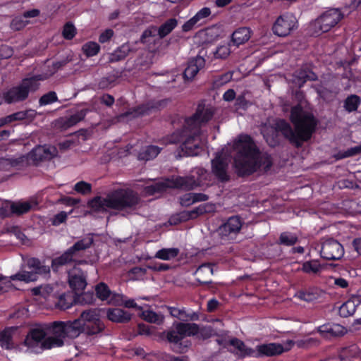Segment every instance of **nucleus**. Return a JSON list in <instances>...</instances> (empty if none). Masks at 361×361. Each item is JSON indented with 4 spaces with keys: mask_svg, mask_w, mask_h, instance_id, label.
<instances>
[{
    "mask_svg": "<svg viewBox=\"0 0 361 361\" xmlns=\"http://www.w3.org/2000/svg\"><path fill=\"white\" fill-rule=\"evenodd\" d=\"M290 120L294 129L284 120L277 121L274 126L265 123L261 126V133L269 146L275 147L279 144L280 132L290 144L300 148L305 142L310 140L318 124L313 114L300 105L292 108Z\"/></svg>",
    "mask_w": 361,
    "mask_h": 361,
    "instance_id": "nucleus-1",
    "label": "nucleus"
},
{
    "mask_svg": "<svg viewBox=\"0 0 361 361\" xmlns=\"http://www.w3.org/2000/svg\"><path fill=\"white\" fill-rule=\"evenodd\" d=\"M234 157V167L238 176H248L258 170L267 171L272 160L267 153L261 152L250 136L240 137Z\"/></svg>",
    "mask_w": 361,
    "mask_h": 361,
    "instance_id": "nucleus-2",
    "label": "nucleus"
},
{
    "mask_svg": "<svg viewBox=\"0 0 361 361\" xmlns=\"http://www.w3.org/2000/svg\"><path fill=\"white\" fill-rule=\"evenodd\" d=\"M138 194L130 189H116L105 197L97 196L88 202V206L95 212L134 211L140 202Z\"/></svg>",
    "mask_w": 361,
    "mask_h": 361,
    "instance_id": "nucleus-3",
    "label": "nucleus"
},
{
    "mask_svg": "<svg viewBox=\"0 0 361 361\" xmlns=\"http://www.w3.org/2000/svg\"><path fill=\"white\" fill-rule=\"evenodd\" d=\"M44 80L42 75L27 77L21 82L4 93V99L7 104L18 103L26 100L30 93L36 92L40 86V81Z\"/></svg>",
    "mask_w": 361,
    "mask_h": 361,
    "instance_id": "nucleus-4",
    "label": "nucleus"
},
{
    "mask_svg": "<svg viewBox=\"0 0 361 361\" xmlns=\"http://www.w3.org/2000/svg\"><path fill=\"white\" fill-rule=\"evenodd\" d=\"M183 140L180 145V152L178 156L181 157L186 156H197L204 147V140L202 137V130H198L194 126H187V123L183 125Z\"/></svg>",
    "mask_w": 361,
    "mask_h": 361,
    "instance_id": "nucleus-5",
    "label": "nucleus"
},
{
    "mask_svg": "<svg viewBox=\"0 0 361 361\" xmlns=\"http://www.w3.org/2000/svg\"><path fill=\"white\" fill-rule=\"evenodd\" d=\"M93 238L88 236L77 241L72 247L67 250L62 255L54 259L51 262V267L54 271H57L61 266L66 265L75 261L80 256V252L91 247L93 243Z\"/></svg>",
    "mask_w": 361,
    "mask_h": 361,
    "instance_id": "nucleus-6",
    "label": "nucleus"
},
{
    "mask_svg": "<svg viewBox=\"0 0 361 361\" xmlns=\"http://www.w3.org/2000/svg\"><path fill=\"white\" fill-rule=\"evenodd\" d=\"M197 324L195 323L179 322L174 324L167 331L157 334L161 339L166 338L174 345L180 344V341L186 336H195L197 332Z\"/></svg>",
    "mask_w": 361,
    "mask_h": 361,
    "instance_id": "nucleus-7",
    "label": "nucleus"
},
{
    "mask_svg": "<svg viewBox=\"0 0 361 361\" xmlns=\"http://www.w3.org/2000/svg\"><path fill=\"white\" fill-rule=\"evenodd\" d=\"M215 109L210 105H205L203 102L198 104L195 113L185 118L187 126H194L201 130V128L207 123L214 116Z\"/></svg>",
    "mask_w": 361,
    "mask_h": 361,
    "instance_id": "nucleus-8",
    "label": "nucleus"
},
{
    "mask_svg": "<svg viewBox=\"0 0 361 361\" xmlns=\"http://www.w3.org/2000/svg\"><path fill=\"white\" fill-rule=\"evenodd\" d=\"M241 228L240 219L237 216H231L217 228L216 233L221 243H231L236 238Z\"/></svg>",
    "mask_w": 361,
    "mask_h": 361,
    "instance_id": "nucleus-9",
    "label": "nucleus"
},
{
    "mask_svg": "<svg viewBox=\"0 0 361 361\" xmlns=\"http://www.w3.org/2000/svg\"><path fill=\"white\" fill-rule=\"evenodd\" d=\"M53 336L47 337L42 343L43 349L61 347L64 344L63 338L67 337L65 322H54L51 324Z\"/></svg>",
    "mask_w": 361,
    "mask_h": 361,
    "instance_id": "nucleus-10",
    "label": "nucleus"
},
{
    "mask_svg": "<svg viewBox=\"0 0 361 361\" xmlns=\"http://www.w3.org/2000/svg\"><path fill=\"white\" fill-rule=\"evenodd\" d=\"M58 150L54 146L39 145L27 154V159L34 165L49 161L57 155Z\"/></svg>",
    "mask_w": 361,
    "mask_h": 361,
    "instance_id": "nucleus-11",
    "label": "nucleus"
},
{
    "mask_svg": "<svg viewBox=\"0 0 361 361\" xmlns=\"http://www.w3.org/2000/svg\"><path fill=\"white\" fill-rule=\"evenodd\" d=\"M297 27L295 18L290 15L280 16L272 27L274 34L279 37H286Z\"/></svg>",
    "mask_w": 361,
    "mask_h": 361,
    "instance_id": "nucleus-12",
    "label": "nucleus"
},
{
    "mask_svg": "<svg viewBox=\"0 0 361 361\" xmlns=\"http://www.w3.org/2000/svg\"><path fill=\"white\" fill-rule=\"evenodd\" d=\"M343 17V13L337 8H331L324 12L316 21L322 32H326L334 27Z\"/></svg>",
    "mask_w": 361,
    "mask_h": 361,
    "instance_id": "nucleus-13",
    "label": "nucleus"
},
{
    "mask_svg": "<svg viewBox=\"0 0 361 361\" xmlns=\"http://www.w3.org/2000/svg\"><path fill=\"white\" fill-rule=\"evenodd\" d=\"M320 253L324 259L338 260L343 257L344 249L338 241L333 238H329L322 243Z\"/></svg>",
    "mask_w": 361,
    "mask_h": 361,
    "instance_id": "nucleus-14",
    "label": "nucleus"
},
{
    "mask_svg": "<svg viewBox=\"0 0 361 361\" xmlns=\"http://www.w3.org/2000/svg\"><path fill=\"white\" fill-rule=\"evenodd\" d=\"M294 342L288 340L286 343H274L262 344L257 346V354L256 356H276L281 355L283 352L288 351L293 345Z\"/></svg>",
    "mask_w": 361,
    "mask_h": 361,
    "instance_id": "nucleus-15",
    "label": "nucleus"
},
{
    "mask_svg": "<svg viewBox=\"0 0 361 361\" xmlns=\"http://www.w3.org/2000/svg\"><path fill=\"white\" fill-rule=\"evenodd\" d=\"M228 170V162L220 155L216 156L214 159H212V172L219 181L226 183L230 180V176Z\"/></svg>",
    "mask_w": 361,
    "mask_h": 361,
    "instance_id": "nucleus-16",
    "label": "nucleus"
},
{
    "mask_svg": "<svg viewBox=\"0 0 361 361\" xmlns=\"http://www.w3.org/2000/svg\"><path fill=\"white\" fill-rule=\"evenodd\" d=\"M205 65V60L201 56H197L189 61L187 68L183 72V78L186 82H191L199 71Z\"/></svg>",
    "mask_w": 361,
    "mask_h": 361,
    "instance_id": "nucleus-17",
    "label": "nucleus"
},
{
    "mask_svg": "<svg viewBox=\"0 0 361 361\" xmlns=\"http://www.w3.org/2000/svg\"><path fill=\"white\" fill-rule=\"evenodd\" d=\"M171 188H178L184 190H190L199 184L193 176H177L170 179Z\"/></svg>",
    "mask_w": 361,
    "mask_h": 361,
    "instance_id": "nucleus-18",
    "label": "nucleus"
},
{
    "mask_svg": "<svg viewBox=\"0 0 361 361\" xmlns=\"http://www.w3.org/2000/svg\"><path fill=\"white\" fill-rule=\"evenodd\" d=\"M36 111L32 109L18 111L11 115L0 118V126H5L16 121H22L23 119L32 120L36 116Z\"/></svg>",
    "mask_w": 361,
    "mask_h": 361,
    "instance_id": "nucleus-19",
    "label": "nucleus"
},
{
    "mask_svg": "<svg viewBox=\"0 0 361 361\" xmlns=\"http://www.w3.org/2000/svg\"><path fill=\"white\" fill-rule=\"evenodd\" d=\"M46 337V333L43 329H31L27 334L25 340V343L26 345L29 347H35L40 345V347L42 349V343L44 342V341L47 338Z\"/></svg>",
    "mask_w": 361,
    "mask_h": 361,
    "instance_id": "nucleus-20",
    "label": "nucleus"
},
{
    "mask_svg": "<svg viewBox=\"0 0 361 361\" xmlns=\"http://www.w3.org/2000/svg\"><path fill=\"white\" fill-rule=\"evenodd\" d=\"M361 303V300L358 296H353L345 302H344L339 308V315L342 317L346 318L352 316L357 306Z\"/></svg>",
    "mask_w": 361,
    "mask_h": 361,
    "instance_id": "nucleus-21",
    "label": "nucleus"
},
{
    "mask_svg": "<svg viewBox=\"0 0 361 361\" xmlns=\"http://www.w3.org/2000/svg\"><path fill=\"white\" fill-rule=\"evenodd\" d=\"M66 336L71 338L78 337L84 330L85 324L81 319L65 322Z\"/></svg>",
    "mask_w": 361,
    "mask_h": 361,
    "instance_id": "nucleus-22",
    "label": "nucleus"
},
{
    "mask_svg": "<svg viewBox=\"0 0 361 361\" xmlns=\"http://www.w3.org/2000/svg\"><path fill=\"white\" fill-rule=\"evenodd\" d=\"M106 316L110 321L117 323L128 322L131 319L130 313L120 308L109 309Z\"/></svg>",
    "mask_w": 361,
    "mask_h": 361,
    "instance_id": "nucleus-23",
    "label": "nucleus"
},
{
    "mask_svg": "<svg viewBox=\"0 0 361 361\" xmlns=\"http://www.w3.org/2000/svg\"><path fill=\"white\" fill-rule=\"evenodd\" d=\"M212 274L213 268L211 264H203L200 265L195 271L197 281L202 284L210 283Z\"/></svg>",
    "mask_w": 361,
    "mask_h": 361,
    "instance_id": "nucleus-24",
    "label": "nucleus"
},
{
    "mask_svg": "<svg viewBox=\"0 0 361 361\" xmlns=\"http://www.w3.org/2000/svg\"><path fill=\"white\" fill-rule=\"evenodd\" d=\"M68 283L75 293L82 291L87 286L85 276L82 274L69 273Z\"/></svg>",
    "mask_w": 361,
    "mask_h": 361,
    "instance_id": "nucleus-25",
    "label": "nucleus"
},
{
    "mask_svg": "<svg viewBox=\"0 0 361 361\" xmlns=\"http://www.w3.org/2000/svg\"><path fill=\"white\" fill-rule=\"evenodd\" d=\"M295 79L294 82L299 87H301L303 84L309 81H314L317 80V75L308 68L301 69L295 73L294 75Z\"/></svg>",
    "mask_w": 361,
    "mask_h": 361,
    "instance_id": "nucleus-26",
    "label": "nucleus"
},
{
    "mask_svg": "<svg viewBox=\"0 0 361 361\" xmlns=\"http://www.w3.org/2000/svg\"><path fill=\"white\" fill-rule=\"evenodd\" d=\"M228 343L235 348L234 350L231 351L237 355L240 358H243L246 355H251L255 353L252 349L247 348L245 343L238 338H233L230 340Z\"/></svg>",
    "mask_w": 361,
    "mask_h": 361,
    "instance_id": "nucleus-27",
    "label": "nucleus"
},
{
    "mask_svg": "<svg viewBox=\"0 0 361 361\" xmlns=\"http://www.w3.org/2000/svg\"><path fill=\"white\" fill-rule=\"evenodd\" d=\"M250 30L248 27H240L233 32L231 36L232 43L238 47L247 42L250 38Z\"/></svg>",
    "mask_w": 361,
    "mask_h": 361,
    "instance_id": "nucleus-28",
    "label": "nucleus"
},
{
    "mask_svg": "<svg viewBox=\"0 0 361 361\" xmlns=\"http://www.w3.org/2000/svg\"><path fill=\"white\" fill-rule=\"evenodd\" d=\"M167 188H171L170 179H164L155 182L145 188V192L149 195H153L165 191Z\"/></svg>",
    "mask_w": 361,
    "mask_h": 361,
    "instance_id": "nucleus-29",
    "label": "nucleus"
},
{
    "mask_svg": "<svg viewBox=\"0 0 361 361\" xmlns=\"http://www.w3.org/2000/svg\"><path fill=\"white\" fill-rule=\"evenodd\" d=\"M85 116V112L80 111L68 118H61L58 121L59 125L63 129H67L82 121Z\"/></svg>",
    "mask_w": 361,
    "mask_h": 361,
    "instance_id": "nucleus-30",
    "label": "nucleus"
},
{
    "mask_svg": "<svg viewBox=\"0 0 361 361\" xmlns=\"http://www.w3.org/2000/svg\"><path fill=\"white\" fill-rule=\"evenodd\" d=\"M73 304H75V294L68 291L59 296L58 300L56 302V307L65 310L71 307Z\"/></svg>",
    "mask_w": 361,
    "mask_h": 361,
    "instance_id": "nucleus-31",
    "label": "nucleus"
},
{
    "mask_svg": "<svg viewBox=\"0 0 361 361\" xmlns=\"http://www.w3.org/2000/svg\"><path fill=\"white\" fill-rule=\"evenodd\" d=\"M170 314L180 320L188 321H197L199 319V315L196 312L188 314L185 310L178 309L177 307H170Z\"/></svg>",
    "mask_w": 361,
    "mask_h": 361,
    "instance_id": "nucleus-32",
    "label": "nucleus"
},
{
    "mask_svg": "<svg viewBox=\"0 0 361 361\" xmlns=\"http://www.w3.org/2000/svg\"><path fill=\"white\" fill-rule=\"evenodd\" d=\"M161 148L155 145H149L142 149L138 153L139 160L148 161L155 158L161 152Z\"/></svg>",
    "mask_w": 361,
    "mask_h": 361,
    "instance_id": "nucleus-33",
    "label": "nucleus"
},
{
    "mask_svg": "<svg viewBox=\"0 0 361 361\" xmlns=\"http://www.w3.org/2000/svg\"><path fill=\"white\" fill-rule=\"evenodd\" d=\"M27 267L32 269L31 271L35 272L36 276L39 274H47L50 271L48 266L42 265L37 258H29L26 262Z\"/></svg>",
    "mask_w": 361,
    "mask_h": 361,
    "instance_id": "nucleus-34",
    "label": "nucleus"
},
{
    "mask_svg": "<svg viewBox=\"0 0 361 361\" xmlns=\"http://www.w3.org/2000/svg\"><path fill=\"white\" fill-rule=\"evenodd\" d=\"M178 20L176 18H170L162 24L158 29V35L162 39L168 35L177 26Z\"/></svg>",
    "mask_w": 361,
    "mask_h": 361,
    "instance_id": "nucleus-35",
    "label": "nucleus"
},
{
    "mask_svg": "<svg viewBox=\"0 0 361 361\" xmlns=\"http://www.w3.org/2000/svg\"><path fill=\"white\" fill-rule=\"evenodd\" d=\"M82 322L94 323L99 319V310L97 309H90L82 312L80 318Z\"/></svg>",
    "mask_w": 361,
    "mask_h": 361,
    "instance_id": "nucleus-36",
    "label": "nucleus"
},
{
    "mask_svg": "<svg viewBox=\"0 0 361 361\" xmlns=\"http://www.w3.org/2000/svg\"><path fill=\"white\" fill-rule=\"evenodd\" d=\"M37 276H36V273L33 271H27L25 270H22L17 274L12 275L10 276L11 280L13 281H20L26 283L30 281H35L37 280Z\"/></svg>",
    "mask_w": 361,
    "mask_h": 361,
    "instance_id": "nucleus-37",
    "label": "nucleus"
},
{
    "mask_svg": "<svg viewBox=\"0 0 361 361\" xmlns=\"http://www.w3.org/2000/svg\"><path fill=\"white\" fill-rule=\"evenodd\" d=\"M318 331L321 334H329L332 336H340L343 335L345 332L344 329L338 324H334L333 326H330L329 324H325L319 326L318 328Z\"/></svg>",
    "mask_w": 361,
    "mask_h": 361,
    "instance_id": "nucleus-38",
    "label": "nucleus"
},
{
    "mask_svg": "<svg viewBox=\"0 0 361 361\" xmlns=\"http://www.w3.org/2000/svg\"><path fill=\"white\" fill-rule=\"evenodd\" d=\"M361 99L360 97L355 94H351L345 99L343 107L348 112H353L357 111Z\"/></svg>",
    "mask_w": 361,
    "mask_h": 361,
    "instance_id": "nucleus-39",
    "label": "nucleus"
},
{
    "mask_svg": "<svg viewBox=\"0 0 361 361\" xmlns=\"http://www.w3.org/2000/svg\"><path fill=\"white\" fill-rule=\"evenodd\" d=\"M178 253V248H163L156 253L155 257L163 260H170L175 258Z\"/></svg>",
    "mask_w": 361,
    "mask_h": 361,
    "instance_id": "nucleus-40",
    "label": "nucleus"
},
{
    "mask_svg": "<svg viewBox=\"0 0 361 361\" xmlns=\"http://www.w3.org/2000/svg\"><path fill=\"white\" fill-rule=\"evenodd\" d=\"M31 209L30 203L27 202H16L13 203L11 205V214H16L17 215H20L24 213H27Z\"/></svg>",
    "mask_w": 361,
    "mask_h": 361,
    "instance_id": "nucleus-41",
    "label": "nucleus"
},
{
    "mask_svg": "<svg viewBox=\"0 0 361 361\" xmlns=\"http://www.w3.org/2000/svg\"><path fill=\"white\" fill-rule=\"evenodd\" d=\"M129 51V45L127 44H123L111 55L110 61H118L123 59L128 54Z\"/></svg>",
    "mask_w": 361,
    "mask_h": 361,
    "instance_id": "nucleus-42",
    "label": "nucleus"
},
{
    "mask_svg": "<svg viewBox=\"0 0 361 361\" xmlns=\"http://www.w3.org/2000/svg\"><path fill=\"white\" fill-rule=\"evenodd\" d=\"M0 342L2 348L11 349L13 347L12 335L10 329H5L0 333Z\"/></svg>",
    "mask_w": 361,
    "mask_h": 361,
    "instance_id": "nucleus-43",
    "label": "nucleus"
},
{
    "mask_svg": "<svg viewBox=\"0 0 361 361\" xmlns=\"http://www.w3.org/2000/svg\"><path fill=\"white\" fill-rule=\"evenodd\" d=\"M214 209V207L212 204H201L195 209L188 211L190 219H195L200 215H202L205 213L210 212Z\"/></svg>",
    "mask_w": 361,
    "mask_h": 361,
    "instance_id": "nucleus-44",
    "label": "nucleus"
},
{
    "mask_svg": "<svg viewBox=\"0 0 361 361\" xmlns=\"http://www.w3.org/2000/svg\"><path fill=\"white\" fill-rule=\"evenodd\" d=\"M75 304L88 305L92 304L94 301L93 293L87 292L82 294L75 293Z\"/></svg>",
    "mask_w": 361,
    "mask_h": 361,
    "instance_id": "nucleus-45",
    "label": "nucleus"
},
{
    "mask_svg": "<svg viewBox=\"0 0 361 361\" xmlns=\"http://www.w3.org/2000/svg\"><path fill=\"white\" fill-rule=\"evenodd\" d=\"M202 37L205 38L207 42H212L216 40L219 37L218 29L215 27H208L200 32Z\"/></svg>",
    "mask_w": 361,
    "mask_h": 361,
    "instance_id": "nucleus-46",
    "label": "nucleus"
},
{
    "mask_svg": "<svg viewBox=\"0 0 361 361\" xmlns=\"http://www.w3.org/2000/svg\"><path fill=\"white\" fill-rule=\"evenodd\" d=\"M279 240V244L291 246L298 242V238L295 235L284 232L281 234Z\"/></svg>",
    "mask_w": 361,
    "mask_h": 361,
    "instance_id": "nucleus-47",
    "label": "nucleus"
},
{
    "mask_svg": "<svg viewBox=\"0 0 361 361\" xmlns=\"http://www.w3.org/2000/svg\"><path fill=\"white\" fill-rule=\"evenodd\" d=\"M105 328L104 324L101 321H97L94 323L89 324H85V330L87 331L88 334H96L102 332Z\"/></svg>",
    "mask_w": 361,
    "mask_h": 361,
    "instance_id": "nucleus-48",
    "label": "nucleus"
},
{
    "mask_svg": "<svg viewBox=\"0 0 361 361\" xmlns=\"http://www.w3.org/2000/svg\"><path fill=\"white\" fill-rule=\"evenodd\" d=\"M321 269V265L317 261H308L302 264V270L307 274H317Z\"/></svg>",
    "mask_w": 361,
    "mask_h": 361,
    "instance_id": "nucleus-49",
    "label": "nucleus"
},
{
    "mask_svg": "<svg viewBox=\"0 0 361 361\" xmlns=\"http://www.w3.org/2000/svg\"><path fill=\"white\" fill-rule=\"evenodd\" d=\"M143 318L150 323L160 324L163 322V317L152 311H145L142 312Z\"/></svg>",
    "mask_w": 361,
    "mask_h": 361,
    "instance_id": "nucleus-50",
    "label": "nucleus"
},
{
    "mask_svg": "<svg viewBox=\"0 0 361 361\" xmlns=\"http://www.w3.org/2000/svg\"><path fill=\"white\" fill-rule=\"evenodd\" d=\"M99 48L97 43L90 42L83 45L82 50L87 56H93L99 52Z\"/></svg>",
    "mask_w": 361,
    "mask_h": 361,
    "instance_id": "nucleus-51",
    "label": "nucleus"
},
{
    "mask_svg": "<svg viewBox=\"0 0 361 361\" xmlns=\"http://www.w3.org/2000/svg\"><path fill=\"white\" fill-rule=\"evenodd\" d=\"M97 297L102 300H106L110 295V290L106 284L104 283H99L95 288Z\"/></svg>",
    "mask_w": 361,
    "mask_h": 361,
    "instance_id": "nucleus-52",
    "label": "nucleus"
},
{
    "mask_svg": "<svg viewBox=\"0 0 361 361\" xmlns=\"http://www.w3.org/2000/svg\"><path fill=\"white\" fill-rule=\"evenodd\" d=\"M58 100L56 93L54 91H50L47 94L42 95L39 99V104L42 105H47L52 104Z\"/></svg>",
    "mask_w": 361,
    "mask_h": 361,
    "instance_id": "nucleus-53",
    "label": "nucleus"
},
{
    "mask_svg": "<svg viewBox=\"0 0 361 361\" xmlns=\"http://www.w3.org/2000/svg\"><path fill=\"white\" fill-rule=\"evenodd\" d=\"M361 151V148L359 147H352L345 152H339L334 155V157L337 159H342L346 157H353L358 154Z\"/></svg>",
    "mask_w": 361,
    "mask_h": 361,
    "instance_id": "nucleus-54",
    "label": "nucleus"
},
{
    "mask_svg": "<svg viewBox=\"0 0 361 361\" xmlns=\"http://www.w3.org/2000/svg\"><path fill=\"white\" fill-rule=\"evenodd\" d=\"M76 34V29L73 23H66L63 29L62 35L66 39H72Z\"/></svg>",
    "mask_w": 361,
    "mask_h": 361,
    "instance_id": "nucleus-55",
    "label": "nucleus"
},
{
    "mask_svg": "<svg viewBox=\"0 0 361 361\" xmlns=\"http://www.w3.org/2000/svg\"><path fill=\"white\" fill-rule=\"evenodd\" d=\"M74 189L79 193L86 195L91 192L92 185L85 181H80L75 185Z\"/></svg>",
    "mask_w": 361,
    "mask_h": 361,
    "instance_id": "nucleus-56",
    "label": "nucleus"
},
{
    "mask_svg": "<svg viewBox=\"0 0 361 361\" xmlns=\"http://www.w3.org/2000/svg\"><path fill=\"white\" fill-rule=\"evenodd\" d=\"M183 128L181 130H177L167 137L166 144L182 143L183 140Z\"/></svg>",
    "mask_w": 361,
    "mask_h": 361,
    "instance_id": "nucleus-57",
    "label": "nucleus"
},
{
    "mask_svg": "<svg viewBox=\"0 0 361 361\" xmlns=\"http://www.w3.org/2000/svg\"><path fill=\"white\" fill-rule=\"evenodd\" d=\"M197 332L195 335H197L198 337L202 338V339L209 338L214 334V330L210 326H204L200 329L197 325Z\"/></svg>",
    "mask_w": 361,
    "mask_h": 361,
    "instance_id": "nucleus-58",
    "label": "nucleus"
},
{
    "mask_svg": "<svg viewBox=\"0 0 361 361\" xmlns=\"http://www.w3.org/2000/svg\"><path fill=\"white\" fill-rule=\"evenodd\" d=\"M138 334L146 336L155 335V327L140 324L138 325Z\"/></svg>",
    "mask_w": 361,
    "mask_h": 361,
    "instance_id": "nucleus-59",
    "label": "nucleus"
},
{
    "mask_svg": "<svg viewBox=\"0 0 361 361\" xmlns=\"http://www.w3.org/2000/svg\"><path fill=\"white\" fill-rule=\"evenodd\" d=\"M27 25V21L21 17L15 18L11 23V27L15 31L20 30Z\"/></svg>",
    "mask_w": 361,
    "mask_h": 361,
    "instance_id": "nucleus-60",
    "label": "nucleus"
},
{
    "mask_svg": "<svg viewBox=\"0 0 361 361\" xmlns=\"http://www.w3.org/2000/svg\"><path fill=\"white\" fill-rule=\"evenodd\" d=\"M157 34H158L157 28L154 26H151L143 32L140 40L142 43H145L147 42V38L155 37Z\"/></svg>",
    "mask_w": 361,
    "mask_h": 361,
    "instance_id": "nucleus-61",
    "label": "nucleus"
},
{
    "mask_svg": "<svg viewBox=\"0 0 361 361\" xmlns=\"http://www.w3.org/2000/svg\"><path fill=\"white\" fill-rule=\"evenodd\" d=\"M13 54L12 47L3 44L0 47V59H6L11 58Z\"/></svg>",
    "mask_w": 361,
    "mask_h": 361,
    "instance_id": "nucleus-62",
    "label": "nucleus"
},
{
    "mask_svg": "<svg viewBox=\"0 0 361 361\" xmlns=\"http://www.w3.org/2000/svg\"><path fill=\"white\" fill-rule=\"evenodd\" d=\"M230 49L228 46H220L214 53L215 57L218 59H226L230 54Z\"/></svg>",
    "mask_w": 361,
    "mask_h": 361,
    "instance_id": "nucleus-63",
    "label": "nucleus"
},
{
    "mask_svg": "<svg viewBox=\"0 0 361 361\" xmlns=\"http://www.w3.org/2000/svg\"><path fill=\"white\" fill-rule=\"evenodd\" d=\"M67 213L66 212H61L59 214L54 216L51 219V224L54 226H59V224L64 223L67 219Z\"/></svg>",
    "mask_w": 361,
    "mask_h": 361,
    "instance_id": "nucleus-64",
    "label": "nucleus"
}]
</instances>
